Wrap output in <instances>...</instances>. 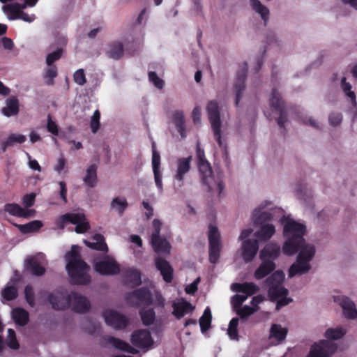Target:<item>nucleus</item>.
Wrapping results in <instances>:
<instances>
[{
  "instance_id": "1",
  "label": "nucleus",
  "mask_w": 357,
  "mask_h": 357,
  "mask_svg": "<svg viewBox=\"0 0 357 357\" xmlns=\"http://www.w3.org/2000/svg\"><path fill=\"white\" fill-rule=\"evenodd\" d=\"M283 227V236L285 241L282 246V252L287 256H292L297 252L299 245L305 241L303 236L307 233L305 225L295 220L289 215L284 214L280 218Z\"/></svg>"
},
{
  "instance_id": "2",
  "label": "nucleus",
  "mask_w": 357,
  "mask_h": 357,
  "mask_svg": "<svg viewBox=\"0 0 357 357\" xmlns=\"http://www.w3.org/2000/svg\"><path fill=\"white\" fill-rule=\"evenodd\" d=\"M66 269L70 281L75 284H86L91 281L89 266L81 259L79 248L73 245L71 250L65 255Z\"/></svg>"
},
{
  "instance_id": "3",
  "label": "nucleus",
  "mask_w": 357,
  "mask_h": 357,
  "mask_svg": "<svg viewBox=\"0 0 357 357\" xmlns=\"http://www.w3.org/2000/svg\"><path fill=\"white\" fill-rule=\"evenodd\" d=\"M316 251L314 243L303 241L298 246L296 261L288 270V276L293 278L296 275L307 274L312 268L310 262L314 259Z\"/></svg>"
},
{
  "instance_id": "4",
  "label": "nucleus",
  "mask_w": 357,
  "mask_h": 357,
  "mask_svg": "<svg viewBox=\"0 0 357 357\" xmlns=\"http://www.w3.org/2000/svg\"><path fill=\"white\" fill-rule=\"evenodd\" d=\"M284 273L282 271H276L266 280L268 287V296L272 301H276V310L292 302V299L287 296L288 290L284 287L283 282Z\"/></svg>"
},
{
  "instance_id": "5",
  "label": "nucleus",
  "mask_w": 357,
  "mask_h": 357,
  "mask_svg": "<svg viewBox=\"0 0 357 357\" xmlns=\"http://www.w3.org/2000/svg\"><path fill=\"white\" fill-rule=\"evenodd\" d=\"M197 159L199 176L203 185L208 191L220 194L224 189L222 181L215 177L211 165L205 158L204 151L199 145L197 146Z\"/></svg>"
},
{
  "instance_id": "6",
  "label": "nucleus",
  "mask_w": 357,
  "mask_h": 357,
  "mask_svg": "<svg viewBox=\"0 0 357 357\" xmlns=\"http://www.w3.org/2000/svg\"><path fill=\"white\" fill-rule=\"evenodd\" d=\"M284 213L282 208L268 200L262 201L254 210L252 219L255 225L264 224L277 218H281Z\"/></svg>"
},
{
  "instance_id": "7",
  "label": "nucleus",
  "mask_w": 357,
  "mask_h": 357,
  "mask_svg": "<svg viewBox=\"0 0 357 357\" xmlns=\"http://www.w3.org/2000/svg\"><path fill=\"white\" fill-rule=\"evenodd\" d=\"M252 233V228H247L242 230L238 237V240L241 241L238 253L245 263L252 261L259 250L258 240L250 238Z\"/></svg>"
},
{
  "instance_id": "8",
  "label": "nucleus",
  "mask_w": 357,
  "mask_h": 357,
  "mask_svg": "<svg viewBox=\"0 0 357 357\" xmlns=\"http://www.w3.org/2000/svg\"><path fill=\"white\" fill-rule=\"evenodd\" d=\"M206 112L215 140L220 146L225 148L221 137V121L218 102L215 100L208 102L206 105Z\"/></svg>"
},
{
  "instance_id": "9",
  "label": "nucleus",
  "mask_w": 357,
  "mask_h": 357,
  "mask_svg": "<svg viewBox=\"0 0 357 357\" xmlns=\"http://www.w3.org/2000/svg\"><path fill=\"white\" fill-rule=\"evenodd\" d=\"M268 102L271 112L268 110L265 111L266 116L271 118L273 114L275 115L280 114L278 123L280 126L284 127L286 112L284 107V102L278 90L275 89L272 90Z\"/></svg>"
},
{
  "instance_id": "10",
  "label": "nucleus",
  "mask_w": 357,
  "mask_h": 357,
  "mask_svg": "<svg viewBox=\"0 0 357 357\" xmlns=\"http://www.w3.org/2000/svg\"><path fill=\"white\" fill-rule=\"evenodd\" d=\"M162 223L158 220L153 221V232L151 235L152 246L158 254H169L171 245L166 238L160 235Z\"/></svg>"
},
{
  "instance_id": "11",
  "label": "nucleus",
  "mask_w": 357,
  "mask_h": 357,
  "mask_svg": "<svg viewBox=\"0 0 357 357\" xmlns=\"http://www.w3.org/2000/svg\"><path fill=\"white\" fill-rule=\"evenodd\" d=\"M231 289L233 291L243 293V294H236L231 298V304L238 306L242 305L248 296L257 292L259 287L253 282L234 283L231 284Z\"/></svg>"
},
{
  "instance_id": "12",
  "label": "nucleus",
  "mask_w": 357,
  "mask_h": 357,
  "mask_svg": "<svg viewBox=\"0 0 357 357\" xmlns=\"http://www.w3.org/2000/svg\"><path fill=\"white\" fill-rule=\"evenodd\" d=\"M67 222L76 225L75 231L78 234L84 233L89 229V224L85 215L82 213H66L60 217L56 224L59 227L63 228Z\"/></svg>"
},
{
  "instance_id": "13",
  "label": "nucleus",
  "mask_w": 357,
  "mask_h": 357,
  "mask_svg": "<svg viewBox=\"0 0 357 357\" xmlns=\"http://www.w3.org/2000/svg\"><path fill=\"white\" fill-rule=\"evenodd\" d=\"M70 294L65 289L55 290L47 296V301L55 310H65L70 307Z\"/></svg>"
},
{
  "instance_id": "14",
  "label": "nucleus",
  "mask_w": 357,
  "mask_h": 357,
  "mask_svg": "<svg viewBox=\"0 0 357 357\" xmlns=\"http://www.w3.org/2000/svg\"><path fill=\"white\" fill-rule=\"evenodd\" d=\"M93 266L96 271L101 275H114L120 271L118 264L109 256L96 258L93 261Z\"/></svg>"
},
{
  "instance_id": "15",
  "label": "nucleus",
  "mask_w": 357,
  "mask_h": 357,
  "mask_svg": "<svg viewBox=\"0 0 357 357\" xmlns=\"http://www.w3.org/2000/svg\"><path fill=\"white\" fill-rule=\"evenodd\" d=\"M209 260L211 263L218 262L221 250L220 235L216 227L210 225L208 230Z\"/></svg>"
},
{
  "instance_id": "16",
  "label": "nucleus",
  "mask_w": 357,
  "mask_h": 357,
  "mask_svg": "<svg viewBox=\"0 0 357 357\" xmlns=\"http://www.w3.org/2000/svg\"><path fill=\"white\" fill-rule=\"evenodd\" d=\"M105 323L115 329H123L128 324L127 318L121 312L112 308H107L102 313Z\"/></svg>"
},
{
  "instance_id": "17",
  "label": "nucleus",
  "mask_w": 357,
  "mask_h": 357,
  "mask_svg": "<svg viewBox=\"0 0 357 357\" xmlns=\"http://www.w3.org/2000/svg\"><path fill=\"white\" fill-rule=\"evenodd\" d=\"M333 300L336 304L341 307L342 313L347 319H357L356 304L350 298L344 295H334L333 296Z\"/></svg>"
},
{
  "instance_id": "18",
  "label": "nucleus",
  "mask_w": 357,
  "mask_h": 357,
  "mask_svg": "<svg viewBox=\"0 0 357 357\" xmlns=\"http://www.w3.org/2000/svg\"><path fill=\"white\" fill-rule=\"evenodd\" d=\"M335 345L327 341L314 343L307 357H331L335 352Z\"/></svg>"
},
{
  "instance_id": "19",
  "label": "nucleus",
  "mask_w": 357,
  "mask_h": 357,
  "mask_svg": "<svg viewBox=\"0 0 357 357\" xmlns=\"http://www.w3.org/2000/svg\"><path fill=\"white\" fill-rule=\"evenodd\" d=\"M131 342L135 347L146 351L151 349L153 344L150 333L142 329L135 331L132 333Z\"/></svg>"
},
{
  "instance_id": "20",
  "label": "nucleus",
  "mask_w": 357,
  "mask_h": 357,
  "mask_svg": "<svg viewBox=\"0 0 357 357\" xmlns=\"http://www.w3.org/2000/svg\"><path fill=\"white\" fill-rule=\"evenodd\" d=\"M27 268L35 275L40 276L45 272V266L47 265L45 256L38 253L33 257L26 259Z\"/></svg>"
},
{
  "instance_id": "21",
  "label": "nucleus",
  "mask_w": 357,
  "mask_h": 357,
  "mask_svg": "<svg viewBox=\"0 0 357 357\" xmlns=\"http://www.w3.org/2000/svg\"><path fill=\"white\" fill-rule=\"evenodd\" d=\"M191 156L181 158L176 160L174 179L178 182V186L183 185L184 176L190 171Z\"/></svg>"
},
{
  "instance_id": "22",
  "label": "nucleus",
  "mask_w": 357,
  "mask_h": 357,
  "mask_svg": "<svg viewBox=\"0 0 357 357\" xmlns=\"http://www.w3.org/2000/svg\"><path fill=\"white\" fill-rule=\"evenodd\" d=\"M70 297V306L75 312L84 313L89 310L91 304L85 296L76 292H72Z\"/></svg>"
},
{
  "instance_id": "23",
  "label": "nucleus",
  "mask_w": 357,
  "mask_h": 357,
  "mask_svg": "<svg viewBox=\"0 0 357 357\" xmlns=\"http://www.w3.org/2000/svg\"><path fill=\"white\" fill-rule=\"evenodd\" d=\"M150 292L145 289L136 290L126 296L128 303L131 305H140L144 303L150 302Z\"/></svg>"
},
{
  "instance_id": "24",
  "label": "nucleus",
  "mask_w": 357,
  "mask_h": 357,
  "mask_svg": "<svg viewBox=\"0 0 357 357\" xmlns=\"http://www.w3.org/2000/svg\"><path fill=\"white\" fill-rule=\"evenodd\" d=\"M160 154L155 150L153 149L152 153V168L154 174V180L155 185L158 188L160 192L163 190V185L162 181V173L160 169Z\"/></svg>"
},
{
  "instance_id": "25",
  "label": "nucleus",
  "mask_w": 357,
  "mask_h": 357,
  "mask_svg": "<svg viewBox=\"0 0 357 357\" xmlns=\"http://www.w3.org/2000/svg\"><path fill=\"white\" fill-rule=\"evenodd\" d=\"M261 263L254 273V277L256 280H261L275 268V264L272 260L261 259Z\"/></svg>"
},
{
  "instance_id": "26",
  "label": "nucleus",
  "mask_w": 357,
  "mask_h": 357,
  "mask_svg": "<svg viewBox=\"0 0 357 357\" xmlns=\"http://www.w3.org/2000/svg\"><path fill=\"white\" fill-rule=\"evenodd\" d=\"M155 266L158 271H160L163 280L166 282H170L173 278V268L168 261L158 257L155 259Z\"/></svg>"
},
{
  "instance_id": "27",
  "label": "nucleus",
  "mask_w": 357,
  "mask_h": 357,
  "mask_svg": "<svg viewBox=\"0 0 357 357\" xmlns=\"http://www.w3.org/2000/svg\"><path fill=\"white\" fill-rule=\"evenodd\" d=\"M4 210L12 215L25 218L33 217L35 213L33 210L24 209L17 204H7L4 206Z\"/></svg>"
},
{
  "instance_id": "28",
  "label": "nucleus",
  "mask_w": 357,
  "mask_h": 357,
  "mask_svg": "<svg viewBox=\"0 0 357 357\" xmlns=\"http://www.w3.org/2000/svg\"><path fill=\"white\" fill-rule=\"evenodd\" d=\"M280 253V247L276 243L267 244L259 252L260 259H268L273 261Z\"/></svg>"
},
{
  "instance_id": "29",
  "label": "nucleus",
  "mask_w": 357,
  "mask_h": 357,
  "mask_svg": "<svg viewBox=\"0 0 357 357\" xmlns=\"http://www.w3.org/2000/svg\"><path fill=\"white\" fill-rule=\"evenodd\" d=\"M173 314L177 318L183 317L184 315L191 312L193 310L192 305L183 299H178L175 301L173 303Z\"/></svg>"
},
{
  "instance_id": "30",
  "label": "nucleus",
  "mask_w": 357,
  "mask_h": 357,
  "mask_svg": "<svg viewBox=\"0 0 357 357\" xmlns=\"http://www.w3.org/2000/svg\"><path fill=\"white\" fill-rule=\"evenodd\" d=\"M259 229L256 231L255 236L261 241L272 238L275 233V227L271 223L259 224Z\"/></svg>"
},
{
  "instance_id": "31",
  "label": "nucleus",
  "mask_w": 357,
  "mask_h": 357,
  "mask_svg": "<svg viewBox=\"0 0 357 357\" xmlns=\"http://www.w3.org/2000/svg\"><path fill=\"white\" fill-rule=\"evenodd\" d=\"M84 242L90 248L103 252H107L108 250L104 237L100 234H95L93 236L91 241L84 240Z\"/></svg>"
},
{
  "instance_id": "32",
  "label": "nucleus",
  "mask_w": 357,
  "mask_h": 357,
  "mask_svg": "<svg viewBox=\"0 0 357 357\" xmlns=\"http://www.w3.org/2000/svg\"><path fill=\"white\" fill-rule=\"evenodd\" d=\"M250 5L261 20L266 23L269 19L270 10L265 5L262 4L259 0H250Z\"/></svg>"
},
{
  "instance_id": "33",
  "label": "nucleus",
  "mask_w": 357,
  "mask_h": 357,
  "mask_svg": "<svg viewBox=\"0 0 357 357\" xmlns=\"http://www.w3.org/2000/svg\"><path fill=\"white\" fill-rule=\"evenodd\" d=\"M97 165L94 164L89 166L83 178L84 183L90 188H94L97 184Z\"/></svg>"
},
{
  "instance_id": "34",
  "label": "nucleus",
  "mask_w": 357,
  "mask_h": 357,
  "mask_svg": "<svg viewBox=\"0 0 357 357\" xmlns=\"http://www.w3.org/2000/svg\"><path fill=\"white\" fill-rule=\"evenodd\" d=\"M12 319L19 326L26 325L29 319V312L22 307H15L11 312Z\"/></svg>"
},
{
  "instance_id": "35",
  "label": "nucleus",
  "mask_w": 357,
  "mask_h": 357,
  "mask_svg": "<svg viewBox=\"0 0 357 357\" xmlns=\"http://www.w3.org/2000/svg\"><path fill=\"white\" fill-rule=\"evenodd\" d=\"M172 123L176 127L177 131L182 137H185V117L182 111H175L172 114Z\"/></svg>"
},
{
  "instance_id": "36",
  "label": "nucleus",
  "mask_w": 357,
  "mask_h": 357,
  "mask_svg": "<svg viewBox=\"0 0 357 357\" xmlns=\"http://www.w3.org/2000/svg\"><path fill=\"white\" fill-rule=\"evenodd\" d=\"M346 333V331L341 326L331 327L326 329L324 333V337L327 339V342L332 343V342L329 340H336L342 338L344 334ZM337 349V345L334 343Z\"/></svg>"
},
{
  "instance_id": "37",
  "label": "nucleus",
  "mask_w": 357,
  "mask_h": 357,
  "mask_svg": "<svg viewBox=\"0 0 357 357\" xmlns=\"http://www.w3.org/2000/svg\"><path fill=\"white\" fill-rule=\"evenodd\" d=\"M123 43L121 42H114L109 44L106 50L107 55L114 59H119L123 55Z\"/></svg>"
},
{
  "instance_id": "38",
  "label": "nucleus",
  "mask_w": 357,
  "mask_h": 357,
  "mask_svg": "<svg viewBox=\"0 0 357 357\" xmlns=\"http://www.w3.org/2000/svg\"><path fill=\"white\" fill-rule=\"evenodd\" d=\"M128 206V203L125 197H116L114 198L110 204L111 209L116 211L121 216Z\"/></svg>"
},
{
  "instance_id": "39",
  "label": "nucleus",
  "mask_w": 357,
  "mask_h": 357,
  "mask_svg": "<svg viewBox=\"0 0 357 357\" xmlns=\"http://www.w3.org/2000/svg\"><path fill=\"white\" fill-rule=\"evenodd\" d=\"M18 112V101L15 98L8 99L6 102V107L1 109L2 114L7 117L15 115Z\"/></svg>"
},
{
  "instance_id": "40",
  "label": "nucleus",
  "mask_w": 357,
  "mask_h": 357,
  "mask_svg": "<svg viewBox=\"0 0 357 357\" xmlns=\"http://www.w3.org/2000/svg\"><path fill=\"white\" fill-rule=\"evenodd\" d=\"M287 331L279 324H273L270 330V338H273L277 343L283 341L287 335Z\"/></svg>"
},
{
  "instance_id": "41",
  "label": "nucleus",
  "mask_w": 357,
  "mask_h": 357,
  "mask_svg": "<svg viewBox=\"0 0 357 357\" xmlns=\"http://www.w3.org/2000/svg\"><path fill=\"white\" fill-rule=\"evenodd\" d=\"M341 89L347 98L350 100L352 106L356 107L357 104L356 93L351 90V84L347 82L345 77H342L341 79Z\"/></svg>"
},
{
  "instance_id": "42",
  "label": "nucleus",
  "mask_w": 357,
  "mask_h": 357,
  "mask_svg": "<svg viewBox=\"0 0 357 357\" xmlns=\"http://www.w3.org/2000/svg\"><path fill=\"white\" fill-rule=\"evenodd\" d=\"M26 136L21 134H11L2 144V151L5 152L8 147L12 146L15 143L22 144L26 141Z\"/></svg>"
},
{
  "instance_id": "43",
  "label": "nucleus",
  "mask_w": 357,
  "mask_h": 357,
  "mask_svg": "<svg viewBox=\"0 0 357 357\" xmlns=\"http://www.w3.org/2000/svg\"><path fill=\"white\" fill-rule=\"evenodd\" d=\"M17 296V289L13 281H10L1 291V297L6 301H12Z\"/></svg>"
},
{
  "instance_id": "44",
  "label": "nucleus",
  "mask_w": 357,
  "mask_h": 357,
  "mask_svg": "<svg viewBox=\"0 0 357 357\" xmlns=\"http://www.w3.org/2000/svg\"><path fill=\"white\" fill-rule=\"evenodd\" d=\"M108 343L113 347L122 350L126 351L129 353H135V349L132 347L130 345H129L126 342L121 340L118 338H115L113 337L108 338Z\"/></svg>"
},
{
  "instance_id": "45",
  "label": "nucleus",
  "mask_w": 357,
  "mask_h": 357,
  "mask_svg": "<svg viewBox=\"0 0 357 357\" xmlns=\"http://www.w3.org/2000/svg\"><path fill=\"white\" fill-rule=\"evenodd\" d=\"M58 75L57 67L55 65H47L44 70L43 78L47 85H52L54 79Z\"/></svg>"
},
{
  "instance_id": "46",
  "label": "nucleus",
  "mask_w": 357,
  "mask_h": 357,
  "mask_svg": "<svg viewBox=\"0 0 357 357\" xmlns=\"http://www.w3.org/2000/svg\"><path fill=\"white\" fill-rule=\"evenodd\" d=\"M126 282L132 286H137L141 283L140 273L136 269L129 268L126 273Z\"/></svg>"
},
{
  "instance_id": "47",
  "label": "nucleus",
  "mask_w": 357,
  "mask_h": 357,
  "mask_svg": "<svg viewBox=\"0 0 357 357\" xmlns=\"http://www.w3.org/2000/svg\"><path fill=\"white\" fill-rule=\"evenodd\" d=\"M43 226V223L40 220H33L27 224L19 225L17 227L20 231L23 233H31L38 231Z\"/></svg>"
},
{
  "instance_id": "48",
  "label": "nucleus",
  "mask_w": 357,
  "mask_h": 357,
  "mask_svg": "<svg viewBox=\"0 0 357 357\" xmlns=\"http://www.w3.org/2000/svg\"><path fill=\"white\" fill-rule=\"evenodd\" d=\"M231 305L237 314L239 315L241 318L247 317L252 314L257 310V308L247 305L243 307H241V305L238 306H235L234 304Z\"/></svg>"
},
{
  "instance_id": "49",
  "label": "nucleus",
  "mask_w": 357,
  "mask_h": 357,
  "mask_svg": "<svg viewBox=\"0 0 357 357\" xmlns=\"http://www.w3.org/2000/svg\"><path fill=\"white\" fill-rule=\"evenodd\" d=\"M211 312L209 307H206L204 312L203 315L199 319V325L202 332L208 329L211 322Z\"/></svg>"
},
{
  "instance_id": "50",
  "label": "nucleus",
  "mask_w": 357,
  "mask_h": 357,
  "mask_svg": "<svg viewBox=\"0 0 357 357\" xmlns=\"http://www.w3.org/2000/svg\"><path fill=\"white\" fill-rule=\"evenodd\" d=\"M238 324V319L236 317L233 318L229 322V327L227 329V335H229V337L231 340H238V331H237Z\"/></svg>"
},
{
  "instance_id": "51",
  "label": "nucleus",
  "mask_w": 357,
  "mask_h": 357,
  "mask_svg": "<svg viewBox=\"0 0 357 357\" xmlns=\"http://www.w3.org/2000/svg\"><path fill=\"white\" fill-rule=\"evenodd\" d=\"M141 317L144 325H150L155 319V312L152 308H144L141 312Z\"/></svg>"
},
{
  "instance_id": "52",
  "label": "nucleus",
  "mask_w": 357,
  "mask_h": 357,
  "mask_svg": "<svg viewBox=\"0 0 357 357\" xmlns=\"http://www.w3.org/2000/svg\"><path fill=\"white\" fill-rule=\"evenodd\" d=\"M245 73H243L241 75H240L235 83V89H236V105H238V102L241 98V93L243 90L244 80H245Z\"/></svg>"
},
{
  "instance_id": "53",
  "label": "nucleus",
  "mask_w": 357,
  "mask_h": 357,
  "mask_svg": "<svg viewBox=\"0 0 357 357\" xmlns=\"http://www.w3.org/2000/svg\"><path fill=\"white\" fill-rule=\"evenodd\" d=\"M6 342L8 346L12 349L17 350L20 347V344L16 338L15 332L11 328L8 330Z\"/></svg>"
},
{
  "instance_id": "54",
  "label": "nucleus",
  "mask_w": 357,
  "mask_h": 357,
  "mask_svg": "<svg viewBox=\"0 0 357 357\" xmlns=\"http://www.w3.org/2000/svg\"><path fill=\"white\" fill-rule=\"evenodd\" d=\"M63 50L61 48H57L56 50L47 54L46 56V65H54V63L58 61L62 56Z\"/></svg>"
},
{
  "instance_id": "55",
  "label": "nucleus",
  "mask_w": 357,
  "mask_h": 357,
  "mask_svg": "<svg viewBox=\"0 0 357 357\" xmlns=\"http://www.w3.org/2000/svg\"><path fill=\"white\" fill-rule=\"evenodd\" d=\"M149 79L157 89H162L164 87L163 79L159 77L155 72L149 73Z\"/></svg>"
},
{
  "instance_id": "56",
  "label": "nucleus",
  "mask_w": 357,
  "mask_h": 357,
  "mask_svg": "<svg viewBox=\"0 0 357 357\" xmlns=\"http://www.w3.org/2000/svg\"><path fill=\"white\" fill-rule=\"evenodd\" d=\"M47 130L49 132L52 134L54 136H56L59 134V127L56 123L52 119V116L49 114L47 117Z\"/></svg>"
},
{
  "instance_id": "57",
  "label": "nucleus",
  "mask_w": 357,
  "mask_h": 357,
  "mask_svg": "<svg viewBox=\"0 0 357 357\" xmlns=\"http://www.w3.org/2000/svg\"><path fill=\"white\" fill-rule=\"evenodd\" d=\"M100 112L96 109L94 112L93 116L91 119V128L93 133L96 132L99 129L100 126Z\"/></svg>"
},
{
  "instance_id": "58",
  "label": "nucleus",
  "mask_w": 357,
  "mask_h": 357,
  "mask_svg": "<svg viewBox=\"0 0 357 357\" xmlns=\"http://www.w3.org/2000/svg\"><path fill=\"white\" fill-rule=\"evenodd\" d=\"M25 298L28 304L31 307H33L35 305V296L34 291L31 286L27 285L24 289Z\"/></svg>"
},
{
  "instance_id": "59",
  "label": "nucleus",
  "mask_w": 357,
  "mask_h": 357,
  "mask_svg": "<svg viewBox=\"0 0 357 357\" xmlns=\"http://www.w3.org/2000/svg\"><path fill=\"white\" fill-rule=\"evenodd\" d=\"M73 79L76 84L83 86L86 82V76L83 69H79L74 73Z\"/></svg>"
},
{
  "instance_id": "60",
  "label": "nucleus",
  "mask_w": 357,
  "mask_h": 357,
  "mask_svg": "<svg viewBox=\"0 0 357 357\" xmlns=\"http://www.w3.org/2000/svg\"><path fill=\"white\" fill-rule=\"evenodd\" d=\"M66 159L63 155H61L56 162V164L54 166V170L59 174H61L63 171L66 169Z\"/></svg>"
},
{
  "instance_id": "61",
  "label": "nucleus",
  "mask_w": 357,
  "mask_h": 357,
  "mask_svg": "<svg viewBox=\"0 0 357 357\" xmlns=\"http://www.w3.org/2000/svg\"><path fill=\"white\" fill-rule=\"evenodd\" d=\"M302 121L305 125L310 126L314 128L318 129L320 128V123L311 116L306 115L303 118Z\"/></svg>"
},
{
  "instance_id": "62",
  "label": "nucleus",
  "mask_w": 357,
  "mask_h": 357,
  "mask_svg": "<svg viewBox=\"0 0 357 357\" xmlns=\"http://www.w3.org/2000/svg\"><path fill=\"white\" fill-rule=\"evenodd\" d=\"M201 112L202 109L199 106H196L192 110V116L195 124H200L201 123Z\"/></svg>"
},
{
  "instance_id": "63",
  "label": "nucleus",
  "mask_w": 357,
  "mask_h": 357,
  "mask_svg": "<svg viewBox=\"0 0 357 357\" xmlns=\"http://www.w3.org/2000/svg\"><path fill=\"white\" fill-rule=\"evenodd\" d=\"M200 282V278H197L193 282L186 286L185 290L188 294H193L197 290V285Z\"/></svg>"
},
{
  "instance_id": "64",
  "label": "nucleus",
  "mask_w": 357,
  "mask_h": 357,
  "mask_svg": "<svg viewBox=\"0 0 357 357\" xmlns=\"http://www.w3.org/2000/svg\"><path fill=\"white\" fill-rule=\"evenodd\" d=\"M342 114L340 113H332L329 116V121L333 126H337L342 121Z\"/></svg>"
}]
</instances>
